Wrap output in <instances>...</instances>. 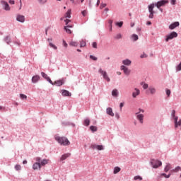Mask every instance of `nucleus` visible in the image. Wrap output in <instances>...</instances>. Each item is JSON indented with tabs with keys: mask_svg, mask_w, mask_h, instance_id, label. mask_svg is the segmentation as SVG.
I'll return each mask as SVG.
<instances>
[{
	"mask_svg": "<svg viewBox=\"0 0 181 181\" xmlns=\"http://www.w3.org/2000/svg\"><path fill=\"white\" fill-rule=\"evenodd\" d=\"M179 117H175L174 119V125L175 128H177L178 127H181V119H179Z\"/></svg>",
	"mask_w": 181,
	"mask_h": 181,
	"instance_id": "nucleus-15",
	"label": "nucleus"
},
{
	"mask_svg": "<svg viewBox=\"0 0 181 181\" xmlns=\"http://www.w3.org/2000/svg\"><path fill=\"white\" fill-rule=\"evenodd\" d=\"M64 30L66 32V33H69V35L71 34V30L67 28V27L64 28Z\"/></svg>",
	"mask_w": 181,
	"mask_h": 181,
	"instance_id": "nucleus-46",
	"label": "nucleus"
},
{
	"mask_svg": "<svg viewBox=\"0 0 181 181\" xmlns=\"http://www.w3.org/2000/svg\"><path fill=\"white\" fill-rule=\"evenodd\" d=\"M116 26H118L119 28H122V25H124V22L120 21V22H117L115 23Z\"/></svg>",
	"mask_w": 181,
	"mask_h": 181,
	"instance_id": "nucleus-38",
	"label": "nucleus"
},
{
	"mask_svg": "<svg viewBox=\"0 0 181 181\" xmlns=\"http://www.w3.org/2000/svg\"><path fill=\"white\" fill-rule=\"evenodd\" d=\"M65 18H68L69 19L71 18V9L67 11V12L65 13Z\"/></svg>",
	"mask_w": 181,
	"mask_h": 181,
	"instance_id": "nucleus-27",
	"label": "nucleus"
},
{
	"mask_svg": "<svg viewBox=\"0 0 181 181\" xmlns=\"http://www.w3.org/2000/svg\"><path fill=\"white\" fill-rule=\"evenodd\" d=\"M148 12H149V16L148 18L149 19H153V13H155V11H153V8H155V4H151L148 6Z\"/></svg>",
	"mask_w": 181,
	"mask_h": 181,
	"instance_id": "nucleus-6",
	"label": "nucleus"
},
{
	"mask_svg": "<svg viewBox=\"0 0 181 181\" xmlns=\"http://www.w3.org/2000/svg\"><path fill=\"white\" fill-rule=\"evenodd\" d=\"M175 37H177V33L173 31L170 34L166 35L165 42H168L169 40H172V39H175Z\"/></svg>",
	"mask_w": 181,
	"mask_h": 181,
	"instance_id": "nucleus-8",
	"label": "nucleus"
},
{
	"mask_svg": "<svg viewBox=\"0 0 181 181\" xmlns=\"http://www.w3.org/2000/svg\"><path fill=\"white\" fill-rule=\"evenodd\" d=\"M107 6V4L101 3L100 4V9H103V8H105Z\"/></svg>",
	"mask_w": 181,
	"mask_h": 181,
	"instance_id": "nucleus-53",
	"label": "nucleus"
},
{
	"mask_svg": "<svg viewBox=\"0 0 181 181\" xmlns=\"http://www.w3.org/2000/svg\"><path fill=\"white\" fill-rule=\"evenodd\" d=\"M141 86H143L144 90H148V88H149V86L148 85V83H144V82H141Z\"/></svg>",
	"mask_w": 181,
	"mask_h": 181,
	"instance_id": "nucleus-33",
	"label": "nucleus"
},
{
	"mask_svg": "<svg viewBox=\"0 0 181 181\" xmlns=\"http://www.w3.org/2000/svg\"><path fill=\"white\" fill-rule=\"evenodd\" d=\"M180 25V23H179V21H175L168 26V29H170V30H173V29H176V28L179 27Z\"/></svg>",
	"mask_w": 181,
	"mask_h": 181,
	"instance_id": "nucleus-12",
	"label": "nucleus"
},
{
	"mask_svg": "<svg viewBox=\"0 0 181 181\" xmlns=\"http://www.w3.org/2000/svg\"><path fill=\"white\" fill-rule=\"evenodd\" d=\"M31 80H32V83H37V81H39V80H40V76L38 75H35L32 77Z\"/></svg>",
	"mask_w": 181,
	"mask_h": 181,
	"instance_id": "nucleus-22",
	"label": "nucleus"
},
{
	"mask_svg": "<svg viewBox=\"0 0 181 181\" xmlns=\"http://www.w3.org/2000/svg\"><path fill=\"white\" fill-rule=\"evenodd\" d=\"M138 112H139V114H141V112H145V110H144L139 108Z\"/></svg>",
	"mask_w": 181,
	"mask_h": 181,
	"instance_id": "nucleus-61",
	"label": "nucleus"
},
{
	"mask_svg": "<svg viewBox=\"0 0 181 181\" xmlns=\"http://www.w3.org/2000/svg\"><path fill=\"white\" fill-rule=\"evenodd\" d=\"M136 32H137V33H139V32H141V28H137Z\"/></svg>",
	"mask_w": 181,
	"mask_h": 181,
	"instance_id": "nucleus-64",
	"label": "nucleus"
},
{
	"mask_svg": "<svg viewBox=\"0 0 181 181\" xmlns=\"http://www.w3.org/2000/svg\"><path fill=\"white\" fill-rule=\"evenodd\" d=\"M49 163V160L47 159H43L42 160H40V166H45V165H47Z\"/></svg>",
	"mask_w": 181,
	"mask_h": 181,
	"instance_id": "nucleus-26",
	"label": "nucleus"
},
{
	"mask_svg": "<svg viewBox=\"0 0 181 181\" xmlns=\"http://www.w3.org/2000/svg\"><path fill=\"white\" fill-rule=\"evenodd\" d=\"M63 45L64 46V47H67V42H66L65 40H63Z\"/></svg>",
	"mask_w": 181,
	"mask_h": 181,
	"instance_id": "nucleus-58",
	"label": "nucleus"
},
{
	"mask_svg": "<svg viewBox=\"0 0 181 181\" xmlns=\"http://www.w3.org/2000/svg\"><path fill=\"white\" fill-rule=\"evenodd\" d=\"M122 64H124V66H131V64H132V61L129 59H124L122 61Z\"/></svg>",
	"mask_w": 181,
	"mask_h": 181,
	"instance_id": "nucleus-19",
	"label": "nucleus"
},
{
	"mask_svg": "<svg viewBox=\"0 0 181 181\" xmlns=\"http://www.w3.org/2000/svg\"><path fill=\"white\" fill-rule=\"evenodd\" d=\"M131 39L133 42H136V40H138V39H139V37H138V35H136V34H132L131 35Z\"/></svg>",
	"mask_w": 181,
	"mask_h": 181,
	"instance_id": "nucleus-25",
	"label": "nucleus"
},
{
	"mask_svg": "<svg viewBox=\"0 0 181 181\" xmlns=\"http://www.w3.org/2000/svg\"><path fill=\"white\" fill-rule=\"evenodd\" d=\"M46 80L48 81V83H49V84H52V86H54V83L52 81V79H50V77L48 76Z\"/></svg>",
	"mask_w": 181,
	"mask_h": 181,
	"instance_id": "nucleus-43",
	"label": "nucleus"
},
{
	"mask_svg": "<svg viewBox=\"0 0 181 181\" xmlns=\"http://www.w3.org/2000/svg\"><path fill=\"white\" fill-rule=\"evenodd\" d=\"M62 125H63L64 127H76V124L74 123L70 122H62Z\"/></svg>",
	"mask_w": 181,
	"mask_h": 181,
	"instance_id": "nucleus-17",
	"label": "nucleus"
},
{
	"mask_svg": "<svg viewBox=\"0 0 181 181\" xmlns=\"http://www.w3.org/2000/svg\"><path fill=\"white\" fill-rule=\"evenodd\" d=\"M166 4H169V0H160L155 4V6H156L157 8H162V6H165Z\"/></svg>",
	"mask_w": 181,
	"mask_h": 181,
	"instance_id": "nucleus-7",
	"label": "nucleus"
},
{
	"mask_svg": "<svg viewBox=\"0 0 181 181\" xmlns=\"http://www.w3.org/2000/svg\"><path fill=\"white\" fill-rule=\"evenodd\" d=\"M83 125L85 127H88V125H90V119L86 118L83 121Z\"/></svg>",
	"mask_w": 181,
	"mask_h": 181,
	"instance_id": "nucleus-29",
	"label": "nucleus"
},
{
	"mask_svg": "<svg viewBox=\"0 0 181 181\" xmlns=\"http://www.w3.org/2000/svg\"><path fill=\"white\" fill-rule=\"evenodd\" d=\"M114 37L115 39L118 40L119 39H122V35H121V33H119V34H117Z\"/></svg>",
	"mask_w": 181,
	"mask_h": 181,
	"instance_id": "nucleus-36",
	"label": "nucleus"
},
{
	"mask_svg": "<svg viewBox=\"0 0 181 181\" xmlns=\"http://www.w3.org/2000/svg\"><path fill=\"white\" fill-rule=\"evenodd\" d=\"M81 14L83 15V16L86 17V16L87 15V11L84 10L81 11Z\"/></svg>",
	"mask_w": 181,
	"mask_h": 181,
	"instance_id": "nucleus-52",
	"label": "nucleus"
},
{
	"mask_svg": "<svg viewBox=\"0 0 181 181\" xmlns=\"http://www.w3.org/2000/svg\"><path fill=\"white\" fill-rule=\"evenodd\" d=\"M118 90L117 89H114L112 91V97H118Z\"/></svg>",
	"mask_w": 181,
	"mask_h": 181,
	"instance_id": "nucleus-28",
	"label": "nucleus"
},
{
	"mask_svg": "<svg viewBox=\"0 0 181 181\" xmlns=\"http://www.w3.org/2000/svg\"><path fill=\"white\" fill-rule=\"evenodd\" d=\"M41 76L42 77H43V78H45V80H47L49 78L47 74H46V73L45 72H41Z\"/></svg>",
	"mask_w": 181,
	"mask_h": 181,
	"instance_id": "nucleus-37",
	"label": "nucleus"
},
{
	"mask_svg": "<svg viewBox=\"0 0 181 181\" xmlns=\"http://www.w3.org/2000/svg\"><path fill=\"white\" fill-rule=\"evenodd\" d=\"M16 21L23 23V22H25V16L18 15L16 17Z\"/></svg>",
	"mask_w": 181,
	"mask_h": 181,
	"instance_id": "nucleus-18",
	"label": "nucleus"
},
{
	"mask_svg": "<svg viewBox=\"0 0 181 181\" xmlns=\"http://www.w3.org/2000/svg\"><path fill=\"white\" fill-rule=\"evenodd\" d=\"M54 86H57L58 87H61V86H63L64 84V79H60V80H57L55 81L54 82Z\"/></svg>",
	"mask_w": 181,
	"mask_h": 181,
	"instance_id": "nucleus-16",
	"label": "nucleus"
},
{
	"mask_svg": "<svg viewBox=\"0 0 181 181\" xmlns=\"http://www.w3.org/2000/svg\"><path fill=\"white\" fill-rule=\"evenodd\" d=\"M169 170H170V164L167 163L166 166L164 168V172L168 173L169 172Z\"/></svg>",
	"mask_w": 181,
	"mask_h": 181,
	"instance_id": "nucleus-31",
	"label": "nucleus"
},
{
	"mask_svg": "<svg viewBox=\"0 0 181 181\" xmlns=\"http://www.w3.org/2000/svg\"><path fill=\"white\" fill-rule=\"evenodd\" d=\"M171 5H176V0H171Z\"/></svg>",
	"mask_w": 181,
	"mask_h": 181,
	"instance_id": "nucleus-56",
	"label": "nucleus"
},
{
	"mask_svg": "<svg viewBox=\"0 0 181 181\" xmlns=\"http://www.w3.org/2000/svg\"><path fill=\"white\" fill-rule=\"evenodd\" d=\"M90 59H91V60H94V62H97V60H98V58H97L96 57H94V55H90Z\"/></svg>",
	"mask_w": 181,
	"mask_h": 181,
	"instance_id": "nucleus-45",
	"label": "nucleus"
},
{
	"mask_svg": "<svg viewBox=\"0 0 181 181\" xmlns=\"http://www.w3.org/2000/svg\"><path fill=\"white\" fill-rule=\"evenodd\" d=\"M4 42H6L7 43V45H11V43H12L11 36L7 35L6 37H4Z\"/></svg>",
	"mask_w": 181,
	"mask_h": 181,
	"instance_id": "nucleus-23",
	"label": "nucleus"
},
{
	"mask_svg": "<svg viewBox=\"0 0 181 181\" xmlns=\"http://www.w3.org/2000/svg\"><path fill=\"white\" fill-rule=\"evenodd\" d=\"M69 45L70 46H74V47H77V46H78V43L74 41H71Z\"/></svg>",
	"mask_w": 181,
	"mask_h": 181,
	"instance_id": "nucleus-35",
	"label": "nucleus"
},
{
	"mask_svg": "<svg viewBox=\"0 0 181 181\" xmlns=\"http://www.w3.org/2000/svg\"><path fill=\"white\" fill-rule=\"evenodd\" d=\"M0 4L2 6V8L4 11H11V7L9 6V4H8L6 1L1 0L0 1Z\"/></svg>",
	"mask_w": 181,
	"mask_h": 181,
	"instance_id": "nucleus-9",
	"label": "nucleus"
},
{
	"mask_svg": "<svg viewBox=\"0 0 181 181\" xmlns=\"http://www.w3.org/2000/svg\"><path fill=\"white\" fill-rule=\"evenodd\" d=\"M150 165L151 166H152L153 169H158L159 166H162V161L154 158H151L150 161Z\"/></svg>",
	"mask_w": 181,
	"mask_h": 181,
	"instance_id": "nucleus-2",
	"label": "nucleus"
},
{
	"mask_svg": "<svg viewBox=\"0 0 181 181\" xmlns=\"http://www.w3.org/2000/svg\"><path fill=\"white\" fill-rule=\"evenodd\" d=\"M134 90L136 92L132 93V97H133V98H136V96L139 95V94H141V90H139V89H138L136 88H135Z\"/></svg>",
	"mask_w": 181,
	"mask_h": 181,
	"instance_id": "nucleus-21",
	"label": "nucleus"
},
{
	"mask_svg": "<svg viewBox=\"0 0 181 181\" xmlns=\"http://www.w3.org/2000/svg\"><path fill=\"white\" fill-rule=\"evenodd\" d=\"M86 45H87V43H86V41L82 40V41H81L80 47H86Z\"/></svg>",
	"mask_w": 181,
	"mask_h": 181,
	"instance_id": "nucleus-41",
	"label": "nucleus"
},
{
	"mask_svg": "<svg viewBox=\"0 0 181 181\" xmlns=\"http://www.w3.org/2000/svg\"><path fill=\"white\" fill-rule=\"evenodd\" d=\"M115 117H116L117 119H119V114L115 113Z\"/></svg>",
	"mask_w": 181,
	"mask_h": 181,
	"instance_id": "nucleus-59",
	"label": "nucleus"
},
{
	"mask_svg": "<svg viewBox=\"0 0 181 181\" xmlns=\"http://www.w3.org/2000/svg\"><path fill=\"white\" fill-rule=\"evenodd\" d=\"M170 175L171 174L166 175V173H162L161 176H164L165 179H169V177H170Z\"/></svg>",
	"mask_w": 181,
	"mask_h": 181,
	"instance_id": "nucleus-47",
	"label": "nucleus"
},
{
	"mask_svg": "<svg viewBox=\"0 0 181 181\" xmlns=\"http://www.w3.org/2000/svg\"><path fill=\"white\" fill-rule=\"evenodd\" d=\"M70 155V153L63 154L60 158V160H66V159H67V158H69Z\"/></svg>",
	"mask_w": 181,
	"mask_h": 181,
	"instance_id": "nucleus-24",
	"label": "nucleus"
},
{
	"mask_svg": "<svg viewBox=\"0 0 181 181\" xmlns=\"http://www.w3.org/2000/svg\"><path fill=\"white\" fill-rule=\"evenodd\" d=\"M119 172H121V168H119V167H115V168H114L113 173H114L115 175H117V173H119Z\"/></svg>",
	"mask_w": 181,
	"mask_h": 181,
	"instance_id": "nucleus-30",
	"label": "nucleus"
},
{
	"mask_svg": "<svg viewBox=\"0 0 181 181\" xmlns=\"http://www.w3.org/2000/svg\"><path fill=\"white\" fill-rule=\"evenodd\" d=\"M64 28H73V25L68 24L66 26H64Z\"/></svg>",
	"mask_w": 181,
	"mask_h": 181,
	"instance_id": "nucleus-60",
	"label": "nucleus"
},
{
	"mask_svg": "<svg viewBox=\"0 0 181 181\" xmlns=\"http://www.w3.org/2000/svg\"><path fill=\"white\" fill-rule=\"evenodd\" d=\"M146 94H147V95H149V94L151 95H155V94H156V88L153 86H150L146 90Z\"/></svg>",
	"mask_w": 181,
	"mask_h": 181,
	"instance_id": "nucleus-5",
	"label": "nucleus"
},
{
	"mask_svg": "<svg viewBox=\"0 0 181 181\" xmlns=\"http://www.w3.org/2000/svg\"><path fill=\"white\" fill-rule=\"evenodd\" d=\"M171 117H172L173 119H175V118H178V117L176 116V111L175 110H172Z\"/></svg>",
	"mask_w": 181,
	"mask_h": 181,
	"instance_id": "nucleus-32",
	"label": "nucleus"
},
{
	"mask_svg": "<svg viewBox=\"0 0 181 181\" xmlns=\"http://www.w3.org/2000/svg\"><path fill=\"white\" fill-rule=\"evenodd\" d=\"M92 46H93V49H97V43L95 42H93Z\"/></svg>",
	"mask_w": 181,
	"mask_h": 181,
	"instance_id": "nucleus-54",
	"label": "nucleus"
},
{
	"mask_svg": "<svg viewBox=\"0 0 181 181\" xmlns=\"http://www.w3.org/2000/svg\"><path fill=\"white\" fill-rule=\"evenodd\" d=\"M144 114H140L139 112L136 113V118L139 121L140 124H144Z\"/></svg>",
	"mask_w": 181,
	"mask_h": 181,
	"instance_id": "nucleus-13",
	"label": "nucleus"
},
{
	"mask_svg": "<svg viewBox=\"0 0 181 181\" xmlns=\"http://www.w3.org/2000/svg\"><path fill=\"white\" fill-rule=\"evenodd\" d=\"M37 1L40 5H45V4L47 2V0H37Z\"/></svg>",
	"mask_w": 181,
	"mask_h": 181,
	"instance_id": "nucleus-42",
	"label": "nucleus"
},
{
	"mask_svg": "<svg viewBox=\"0 0 181 181\" xmlns=\"http://www.w3.org/2000/svg\"><path fill=\"white\" fill-rule=\"evenodd\" d=\"M64 22H65L66 25H68L69 23H70V22H71V21L69 20V19H65V20H64Z\"/></svg>",
	"mask_w": 181,
	"mask_h": 181,
	"instance_id": "nucleus-50",
	"label": "nucleus"
},
{
	"mask_svg": "<svg viewBox=\"0 0 181 181\" xmlns=\"http://www.w3.org/2000/svg\"><path fill=\"white\" fill-rule=\"evenodd\" d=\"M146 25H147V26H149V25H152V22H151V21H147V22H146Z\"/></svg>",
	"mask_w": 181,
	"mask_h": 181,
	"instance_id": "nucleus-63",
	"label": "nucleus"
},
{
	"mask_svg": "<svg viewBox=\"0 0 181 181\" xmlns=\"http://www.w3.org/2000/svg\"><path fill=\"white\" fill-rule=\"evenodd\" d=\"M134 180H142V177H141V175H136L134 177Z\"/></svg>",
	"mask_w": 181,
	"mask_h": 181,
	"instance_id": "nucleus-44",
	"label": "nucleus"
},
{
	"mask_svg": "<svg viewBox=\"0 0 181 181\" xmlns=\"http://www.w3.org/2000/svg\"><path fill=\"white\" fill-rule=\"evenodd\" d=\"M14 168L16 170H21V165H16Z\"/></svg>",
	"mask_w": 181,
	"mask_h": 181,
	"instance_id": "nucleus-49",
	"label": "nucleus"
},
{
	"mask_svg": "<svg viewBox=\"0 0 181 181\" xmlns=\"http://www.w3.org/2000/svg\"><path fill=\"white\" fill-rule=\"evenodd\" d=\"M90 149H97L98 151H104V146L103 145H97V144H91L90 146Z\"/></svg>",
	"mask_w": 181,
	"mask_h": 181,
	"instance_id": "nucleus-10",
	"label": "nucleus"
},
{
	"mask_svg": "<svg viewBox=\"0 0 181 181\" xmlns=\"http://www.w3.org/2000/svg\"><path fill=\"white\" fill-rule=\"evenodd\" d=\"M36 163H35L33 165V169L34 170H37V169H39L40 170L42 166L40 165V160H42V158L40 157H37L35 158Z\"/></svg>",
	"mask_w": 181,
	"mask_h": 181,
	"instance_id": "nucleus-4",
	"label": "nucleus"
},
{
	"mask_svg": "<svg viewBox=\"0 0 181 181\" xmlns=\"http://www.w3.org/2000/svg\"><path fill=\"white\" fill-rule=\"evenodd\" d=\"M49 47H52V49H54V50H57V47L54 45L53 43L49 42Z\"/></svg>",
	"mask_w": 181,
	"mask_h": 181,
	"instance_id": "nucleus-39",
	"label": "nucleus"
},
{
	"mask_svg": "<svg viewBox=\"0 0 181 181\" xmlns=\"http://www.w3.org/2000/svg\"><path fill=\"white\" fill-rule=\"evenodd\" d=\"M8 3L11 4V5H15V1L13 0H9Z\"/></svg>",
	"mask_w": 181,
	"mask_h": 181,
	"instance_id": "nucleus-55",
	"label": "nucleus"
},
{
	"mask_svg": "<svg viewBox=\"0 0 181 181\" xmlns=\"http://www.w3.org/2000/svg\"><path fill=\"white\" fill-rule=\"evenodd\" d=\"M120 70H122L126 76H129L131 74V70H129L125 65H122L120 66Z\"/></svg>",
	"mask_w": 181,
	"mask_h": 181,
	"instance_id": "nucleus-11",
	"label": "nucleus"
},
{
	"mask_svg": "<svg viewBox=\"0 0 181 181\" xmlns=\"http://www.w3.org/2000/svg\"><path fill=\"white\" fill-rule=\"evenodd\" d=\"M20 98H21V100H26L28 98V96H26V95L25 94L21 93Z\"/></svg>",
	"mask_w": 181,
	"mask_h": 181,
	"instance_id": "nucleus-40",
	"label": "nucleus"
},
{
	"mask_svg": "<svg viewBox=\"0 0 181 181\" xmlns=\"http://www.w3.org/2000/svg\"><path fill=\"white\" fill-rule=\"evenodd\" d=\"M90 129L92 132H97V131L98 130V129L95 126H90Z\"/></svg>",
	"mask_w": 181,
	"mask_h": 181,
	"instance_id": "nucleus-34",
	"label": "nucleus"
},
{
	"mask_svg": "<svg viewBox=\"0 0 181 181\" xmlns=\"http://www.w3.org/2000/svg\"><path fill=\"white\" fill-rule=\"evenodd\" d=\"M106 114L107 115H110V117H114V112L112 111V107H107L106 109Z\"/></svg>",
	"mask_w": 181,
	"mask_h": 181,
	"instance_id": "nucleus-20",
	"label": "nucleus"
},
{
	"mask_svg": "<svg viewBox=\"0 0 181 181\" xmlns=\"http://www.w3.org/2000/svg\"><path fill=\"white\" fill-rule=\"evenodd\" d=\"M55 141H57L59 145H62L63 146H69V145H70V141L66 136L60 137L59 136H55Z\"/></svg>",
	"mask_w": 181,
	"mask_h": 181,
	"instance_id": "nucleus-1",
	"label": "nucleus"
},
{
	"mask_svg": "<svg viewBox=\"0 0 181 181\" xmlns=\"http://www.w3.org/2000/svg\"><path fill=\"white\" fill-rule=\"evenodd\" d=\"M122 107H124V103H120V104H119L120 110H122Z\"/></svg>",
	"mask_w": 181,
	"mask_h": 181,
	"instance_id": "nucleus-57",
	"label": "nucleus"
},
{
	"mask_svg": "<svg viewBox=\"0 0 181 181\" xmlns=\"http://www.w3.org/2000/svg\"><path fill=\"white\" fill-rule=\"evenodd\" d=\"M62 97H71V93L66 89L61 90Z\"/></svg>",
	"mask_w": 181,
	"mask_h": 181,
	"instance_id": "nucleus-14",
	"label": "nucleus"
},
{
	"mask_svg": "<svg viewBox=\"0 0 181 181\" xmlns=\"http://www.w3.org/2000/svg\"><path fill=\"white\" fill-rule=\"evenodd\" d=\"M165 91H166V95H167V96H168V97H170V94H171L170 90L166 89Z\"/></svg>",
	"mask_w": 181,
	"mask_h": 181,
	"instance_id": "nucleus-48",
	"label": "nucleus"
},
{
	"mask_svg": "<svg viewBox=\"0 0 181 181\" xmlns=\"http://www.w3.org/2000/svg\"><path fill=\"white\" fill-rule=\"evenodd\" d=\"M98 73L99 74H101V76H103L104 80L107 81V83H110V81H111L110 76H108V74L105 71L103 70L102 68H99Z\"/></svg>",
	"mask_w": 181,
	"mask_h": 181,
	"instance_id": "nucleus-3",
	"label": "nucleus"
},
{
	"mask_svg": "<svg viewBox=\"0 0 181 181\" xmlns=\"http://www.w3.org/2000/svg\"><path fill=\"white\" fill-rule=\"evenodd\" d=\"M141 59H145L146 57H148V55L144 53L140 56Z\"/></svg>",
	"mask_w": 181,
	"mask_h": 181,
	"instance_id": "nucleus-51",
	"label": "nucleus"
},
{
	"mask_svg": "<svg viewBox=\"0 0 181 181\" xmlns=\"http://www.w3.org/2000/svg\"><path fill=\"white\" fill-rule=\"evenodd\" d=\"M175 170H176L177 172H179V170H180V166L176 167V168H175Z\"/></svg>",
	"mask_w": 181,
	"mask_h": 181,
	"instance_id": "nucleus-62",
	"label": "nucleus"
}]
</instances>
